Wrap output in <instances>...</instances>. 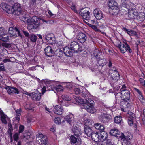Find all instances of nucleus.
<instances>
[{
	"label": "nucleus",
	"instance_id": "obj_1",
	"mask_svg": "<svg viewBox=\"0 0 145 145\" xmlns=\"http://www.w3.org/2000/svg\"><path fill=\"white\" fill-rule=\"evenodd\" d=\"M20 19L23 22H30L27 26L28 29H36L39 26V19L36 16H34L31 19H29V16L26 14L25 12H23V14L19 16Z\"/></svg>",
	"mask_w": 145,
	"mask_h": 145
},
{
	"label": "nucleus",
	"instance_id": "obj_2",
	"mask_svg": "<svg viewBox=\"0 0 145 145\" xmlns=\"http://www.w3.org/2000/svg\"><path fill=\"white\" fill-rule=\"evenodd\" d=\"M75 100L78 103L83 104L84 108L88 112L92 114L95 112V109L93 106L94 102L91 99L84 100L81 99L80 97H76Z\"/></svg>",
	"mask_w": 145,
	"mask_h": 145
},
{
	"label": "nucleus",
	"instance_id": "obj_3",
	"mask_svg": "<svg viewBox=\"0 0 145 145\" xmlns=\"http://www.w3.org/2000/svg\"><path fill=\"white\" fill-rule=\"evenodd\" d=\"M41 82L46 84L47 88L50 90H54L55 89L57 91H63V87L61 85H59L55 86L54 85L55 82L48 80L47 79L42 80Z\"/></svg>",
	"mask_w": 145,
	"mask_h": 145
},
{
	"label": "nucleus",
	"instance_id": "obj_4",
	"mask_svg": "<svg viewBox=\"0 0 145 145\" xmlns=\"http://www.w3.org/2000/svg\"><path fill=\"white\" fill-rule=\"evenodd\" d=\"M108 7L114 14H118L119 11L117 3L113 0H110L108 3Z\"/></svg>",
	"mask_w": 145,
	"mask_h": 145
},
{
	"label": "nucleus",
	"instance_id": "obj_5",
	"mask_svg": "<svg viewBox=\"0 0 145 145\" xmlns=\"http://www.w3.org/2000/svg\"><path fill=\"white\" fill-rule=\"evenodd\" d=\"M20 4L18 3L15 4L13 6L12 14L17 16H19L23 14V12H25L22 10Z\"/></svg>",
	"mask_w": 145,
	"mask_h": 145
},
{
	"label": "nucleus",
	"instance_id": "obj_6",
	"mask_svg": "<svg viewBox=\"0 0 145 145\" xmlns=\"http://www.w3.org/2000/svg\"><path fill=\"white\" fill-rule=\"evenodd\" d=\"M80 14L84 19L89 22V20H90V12L88 10L87 8H84L81 10Z\"/></svg>",
	"mask_w": 145,
	"mask_h": 145
},
{
	"label": "nucleus",
	"instance_id": "obj_7",
	"mask_svg": "<svg viewBox=\"0 0 145 145\" xmlns=\"http://www.w3.org/2000/svg\"><path fill=\"white\" fill-rule=\"evenodd\" d=\"M69 47L75 53L81 52L82 50V47L80 46L78 42L76 41L71 42Z\"/></svg>",
	"mask_w": 145,
	"mask_h": 145
},
{
	"label": "nucleus",
	"instance_id": "obj_8",
	"mask_svg": "<svg viewBox=\"0 0 145 145\" xmlns=\"http://www.w3.org/2000/svg\"><path fill=\"white\" fill-rule=\"evenodd\" d=\"M121 97L124 101L127 102V100H129L130 98V91L128 90H122L121 91Z\"/></svg>",
	"mask_w": 145,
	"mask_h": 145
},
{
	"label": "nucleus",
	"instance_id": "obj_9",
	"mask_svg": "<svg viewBox=\"0 0 145 145\" xmlns=\"http://www.w3.org/2000/svg\"><path fill=\"white\" fill-rule=\"evenodd\" d=\"M1 7L8 14H10L12 13L13 6H11L3 3L1 4Z\"/></svg>",
	"mask_w": 145,
	"mask_h": 145
},
{
	"label": "nucleus",
	"instance_id": "obj_10",
	"mask_svg": "<svg viewBox=\"0 0 145 145\" xmlns=\"http://www.w3.org/2000/svg\"><path fill=\"white\" fill-rule=\"evenodd\" d=\"M130 9H128L129 11L128 17L130 19H134L136 17H139L140 16L138 15L137 11L136 10L133 9L132 8V7H130Z\"/></svg>",
	"mask_w": 145,
	"mask_h": 145
},
{
	"label": "nucleus",
	"instance_id": "obj_11",
	"mask_svg": "<svg viewBox=\"0 0 145 145\" xmlns=\"http://www.w3.org/2000/svg\"><path fill=\"white\" fill-rule=\"evenodd\" d=\"M76 38L80 42L83 43L85 42L87 37L84 33L80 32L78 33Z\"/></svg>",
	"mask_w": 145,
	"mask_h": 145
},
{
	"label": "nucleus",
	"instance_id": "obj_12",
	"mask_svg": "<svg viewBox=\"0 0 145 145\" xmlns=\"http://www.w3.org/2000/svg\"><path fill=\"white\" fill-rule=\"evenodd\" d=\"M5 88L7 90L8 93L10 94L14 93L19 94V93L18 89L15 87L6 86Z\"/></svg>",
	"mask_w": 145,
	"mask_h": 145
},
{
	"label": "nucleus",
	"instance_id": "obj_13",
	"mask_svg": "<svg viewBox=\"0 0 145 145\" xmlns=\"http://www.w3.org/2000/svg\"><path fill=\"white\" fill-rule=\"evenodd\" d=\"M93 13L96 18L98 20L101 19L103 17L102 12L99 8L95 9L93 11Z\"/></svg>",
	"mask_w": 145,
	"mask_h": 145
},
{
	"label": "nucleus",
	"instance_id": "obj_14",
	"mask_svg": "<svg viewBox=\"0 0 145 145\" xmlns=\"http://www.w3.org/2000/svg\"><path fill=\"white\" fill-rule=\"evenodd\" d=\"M122 133H121L118 129L115 128L111 129L110 132V134L111 135L116 137L118 138H121Z\"/></svg>",
	"mask_w": 145,
	"mask_h": 145
},
{
	"label": "nucleus",
	"instance_id": "obj_15",
	"mask_svg": "<svg viewBox=\"0 0 145 145\" xmlns=\"http://www.w3.org/2000/svg\"><path fill=\"white\" fill-rule=\"evenodd\" d=\"M63 52L66 56L70 57L72 55L73 53L74 52L70 47L66 46L64 48Z\"/></svg>",
	"mask_w": 145,
	"mask_h": 145
},
{
	"label": "nucleus",
	"instance_id": "obj_16",
	"mask_svg": "<svg viewBox=\"0 0 145 145\" xmlns=\"http://www.w3.org/2000/svg\"><path fill=\"white\" fill-rule=\"evenodd\" d=\"M63 52L66 56L70 57L72 55L73 53L74 52L70 47L66 46L64 48Z\"/></svg>",
	"mask_w": 145,
	"mask_h": 145
},
{
	"label": "nucleus",
	"instance_id": "obj_17",
	"mask_svg": "<svg viewBox=\"0 0 145 145\" xmlns=\"http://www.w3.org/2000/svg\"><path fill=\"white\" fill-rule=\"evenodd\" d=\"M53 111L55 114L60 115L62 114L63 109L61 106L57 105L54 107Z\"/></svg>",
	"mask_w": 145,
	"mask_h": 145
},
{
	"label": "nucleus",
	"instance_id": "obj_18",
	"mask_svg": "<svg viewBox=\"0 0 145 145\" xmlns=\"http://www.w3.org/2000/svg\"><path fill=\"white\" fill-rule=\"evenodd\" d=\"M45 54L46 56L49 57L54 56V52L51 47L50 46H48L44 49Z\"/></svg>",
	"mask_w": 145,
	"mask_h": 145
},
{
	"label": "nucleus",
	"instance_id": "obj_19",
	"mask_svg": "<svg viewBox=\"0 0 145 145\" xmlns=\"http://www.w3.org/2000/svg\"><path fill=\"white\" fill-rule=\"evenodd\" d=\"M37 137L38 139H39V137L41 138L40 139H39V140H40L41 142V145H47V144L46 140V138L44 137L43 134H38L37 135Z\"/></svg>",
	"mask_w": 145,
	"mask_h": 145
},
{
	"label": "nucleus",
	"instance_id": "obj_20",
	"mask_svg": "<svg viewBox=\"0 0 145 145\" xmlns=\"http://www.w3.org/2000/svg\"><path fill=\"white\" fill-rule=\"evenodd\" d=\"M29 96H31L33 100H39L41 98V93L39 92L36 93L33 92L32 93L29 94Z\"/></svg>",
	"mask_w": 145,
	"mask_h": 145
},
{
	"label": "nucleus",
	"instance_id": "obj_21",
	"mask_svg": "<svg viewBox=\"0 0 145 145\" xmlns=\"http://www.w3.org/2000/svg\"><path fill=\"white\" fill-rule=\"evenodd\" d=\"M29 133L25 134L21 137V139H23L25 141L28 140L31 142L33 140V136L32 135H30Z\"/></svg>",
	"mask_w": 145,
	"mask_h": 145
},
{
	"label": "nucleus",
	"instance_id": "obj_22",
	"mask_svg": "<svg viewBox=\"0 0 145 145\" xmlns=\"http://www.w3.org/2000/svg\"><path fill=\"white\" fill-rule=\"evenodd\" d=\"M99 119L101 122L106 123L109 121L110 118L108 115L103 114L101 115Z\"/></svg>",
	"mask_w": 145,
	"mask_h": 145
},
{
	"label": "nucleus",
	"instance_id": "obj_23",
	"mask_svg": "<svg viewBox=\"0 0 145 145\" xmlns=\"http://www.w3.org/2000/svg\"><path fill=\"white\" fill-rule=\"evenodd\" d=\"M84 131L85 134L88 137L91 136L93 133V131L90 127L89 126H84Z\"/></svg>",
	"mask_w": 145,
	"mask_h": 145
},
{
	"label": "nucleus",
	"instance_id": "obj_24",
	"mask_svg": "<svg viewBox=\"0 0 145 145\" xmlns=\"http://www.w3.org/2000/svg\"><path fill=\"white\" fill-rule=\"evenodd\" d=\"M14 31H16L17 32V33L18 34V36L22 38V35L21 34L20 31L16 27H15L14 28L12 27H10L9 29L8 33L11 35L13 33V32Z\"/></svg>",
	"mask_w": 145,
	"mask_h": 145
},
{
	"label": "nucleus",
	"instance_id": "obj_25",
	"mask_svg": "<svg viewBox=\"0 0 145 145\" xmlns=\"http://www.w3.org/2000/svg\"><path fill=\"white\" fill-rule=\"evenodd\" d=\"M126 134V135L123 133H122L121 138V140H129L132 138V136L130 133L128 132Z\"/></svg>",
	"mask_w": 145,
	"mask_h": 145
},
{
	"label": "nucleus",
	"instance_id": "obj_26",
	"mask_svg": "<svg viewBox=\"0 0 145 145\" xmlns=\"http://www.w3.org/2000/svg\"><path fill=\"white\" fill-rule=\"evenodd\" d=\"M118 47L122 53H124L126 52V46H125L124 44L121 43V42L118 44Z\"/></svg>",
	"mask_w": 145,
	"mask_h": 145
},
{
	"label": "nucleus",
	"instance_id": "obj_27",
	"mask_svg": "<svg viewBox=\"0 0 145 145\" xmlns=\"http://www.w3.org/2000/svg\"><path fill=\"white\" fill-rule=\"evenodd\" d=\"M91 136L92 140L96 142L101 140L99 139V136L97 133H93Z\"/></svg>",
	"mask_w": 145,
	"mask_h": 145
},
{
	"label": "nucleus",
	"instance_id": "obj_28",
	"mask_svg": "<svg viewBox=\"0 0 145 145\" xmlns=\"http://www.w3.org/2000/svg\"><path fill=\"white\" fill-rule=\"evenodd\" d=\"M106 60L104 59H102L97 60V63L96 64L97 66L99 67H103V66L106 65Z\"/></svg>",
	"mask_w": 145,
	"mask_h": 145
},
{
	"label": "nucleus",
	"instance_id": "obj_29",
	"mask_svg": "<svg viewBox=\"0 0 145 145\" xmlns=\"http://www.w3.org/2000/svg\"><path fill=\"white\" fill-rule=\"evenodd\" d=\"M73 118V115L72 114L68 115L64 117V119L69 124L72 122Z\"/></svg>",
	"mask_w": 145,
	"mask_h": 145
},
{
	"label": "nucleus",
	"instance_id": "obj_30",
	"mask_svg": "<svg viewBox=\"0 0 145 145\" xmlns=\"http://www.w3.org/2000/svg\"><path fill=\"white\" fill-rule=\"evenodd\" d=\"M110 75L111 76L112 79L114 80V81H117L120 78L119 73H111Z\"/></svg>",
	"mask_w": 145,
	"mask_h": 145
},
{
	"label": "nucleus",
	"instance_id": "obj_31",
	"mask_svg": "<svg viewBox=\"0 0 145 145\" xmlns=\"http://www.w3.org/2000/svg\"><path fill=\"white\" fill-rule=\"evenodd\" d=\"M102 52H100L99 50L95 49L94 50L93 53V55L96 58H99L101 55Z\"/></svg>",
	"mask_w": 145,
	"mask_h": 145
},
{
	"label": "nucleus",
	"instance_id": "obj_32",
	"mask_svg": "<svg viewBox=\"0 0 145 145\" xmlns=\"http://www.w3.org/2000/svg\"><path fill=\"white\" fill-rule=\"evenodd\" d=\"M6 33H4L3 35H0V40L6 42L8 41L9 39V37L7 36H6Z\"/></svg>",
	"mask_w": 145,
	"mask_h": 145
},
{
	"label": "nucleus",
	"instance_id": "obj_33",
	"mask_svg": "<svg viewBox=\"0 0 145 145\" xmlns=\"http://www.w3.org/2000/svg\"><path fill=\"white\" fill-rule=\"evenodd\" d=\"M54 55H56L57 56L60 57H61L63 54V52L62 50L60 49L56 50L54 52Z\"/></svg>",
	"mask_w": 145,
	"mask_h": 145
},
{
	"label": "nucleus",
	"instance_id": "obj_34",
	"mask_svg": "<svg viewBox=\"0 0 145 145\" xmlns=\"http://www.w3.org/2000/svg\"><path fill=\"white\" fill-rule=\"evenodd\" d=\"M15 111L16 112V116L15 117L16 119L18 121L20 120L22 110L21 109H17Z\"/></svg>",
	"mask_w": 145,
	"mask_h": 145
},
{
	"label": "nucleus",
	"instance_id": "obj_35",
	"mask_svg": "<svg viewBox=\"0 0 145 145\" xmlns=\"http://www.w3.org/2000/svg\"><path fill=\"white\" fill-rule=\"evenodd\" d=\"M108 137V135L106 132L105 131L101 132L100 134L101 138L104 140L106 139Z\"/></svg>",
	"mask_w": 145,
	"mask_h": 145
},
{
	"label": "nucleus",
	"instance_id": "obj_36",
	"mask_svg": "<svg viewBox=\"0 0 145 145\" xmlns=\"http://www.w3.org/2000/svg\"><path fill=\"white\" fill-rule=\"evenodd\" d=\"M114 122L117 124L120 123L121 121V117L119 116L116 117L114 119Z\"/></svg>",
	"mask_w": 145,
	"mask_h": 145
},
{
	"label": "nucleus",
	"instance_id": "obj_37",
	"mask_svg": "<svg viewBox=\"0 0 145 145\" xmlns=\"http://www.w3.org/2000/svg\"><path fill=\"white\" fill-rule=\"evenodd\" d=\"M70 142L72 143H76L77 142V139L73 135H71L70 138Z\"/></svg>",
	"mask_w": 145,
	"mask_h": 145
},
{
	"label": "nucleus",
	"instance_id": "obj_38",
	"mask_svg": "<svg viewBox=\"0 0 145 145\" xmlns=\"http://www.w3.org/2000/svg\"><path fill=\"white\" fill-rule=\"evenodd\" d=\"M92 121L88 119L84 121L85 126H89L92 125Z\"/></svg>",
	"mask_w": 145,
	"mask_h": 145
},
{
	"label": "nucleus",
	"instance_id": "obj_39",
	"mask_svg": "<svg viewBox=\"0 0 145 145\" xmlns=\"http://www.w3.org/2000/svg\"><path fill=\"white\" fill-rule=\"evenodd\" d=\"M37 38V37L36 35L33 34L31 35L30 37L31 40L33 42H36Z\"/></svg>",
	"mask_w": 145,
	"mask_h": 145
},
{
	"label": "nucleus",
	"instance_id": "obj_40",
	"mask_svg": "<svg viewBox=\"0 0 145 145\" xmlns=\"http://www.w3.org/2000/svg\"><path fill=\"white\" fill-rule=\"evenodd\" d=\"M45 38L46 40L49 41V42H51V41H53V38L51 36L50 34L47 35L46 36Z\"/></svg>",
	"mask_w": 145,
	"mask_h": 145
},
{
	"label": "nucleus",
	"instance_id": "obj_41",
	"mask_svg": "<svg viewBox=\"0 0 145 145\" xmlns=\"http://www.w3.org/2000/svg\"><path fill=\"white\" fill-rule=\"evenodd\" d=\"M61 97L63 100L66 101H69L71 99V98L66 95H62Z\"/></svg>",
	"mask_w": 145,
	"mask_h": 145
},
{
	"label": "nucleus",
	"instance_id": "obj_42",
	"mask_svg": "<svg viewBox=\"0 0 145 145\" xmlns=\"http://www.w3.org/2000/svg\"><path fill=\"white\" fill-rule=\"evenodd\" d=\"M138 97L140 101L141 102L142 104L145 103V99L143 97L142 94H141V95L140 94V95H139Z\"/></svg>",
	"mask_w": 145,
	"mask_h": 145
},
{
	"label": "nucleus",
	"instance_id": "obj_43",
	"mask_svg": "<svg viewBox=\"0 0 145 145\" xmlns=\"http://www.w3.org/2000/svg\"><path fill=\"white\" fill-rule=\"evenodd\" d=\"M102 145H112V143L110 140H108L102 142Z\"/></svg>",
	"mask_w": 145,
	"mask_h": 145
},
{
	"label": "nucleus",
	"instance_id": "obj_44",
	"mask_svg": "<svg viewBox=\"0 0 145 145\" xmlns=\"http://www.w3.org/2000/svg\"><path fill=\"white\" fill-rule=\"evenodd\" d=\"M89 26L90 27L94 30L95 31L97 32L100 31L98 29L96 26L91 24H90L89 25Z\"/></svg>",
	"mask_w": 145,
	"mask_h": 145
},
{
	"label": "nucleus",
	"instance_id": "obj_45",
	"mask_svg": "<svg viewBox=\"0 0 145 145\" xmlns=\"http://www.w3.org/2000/svg\"><path fill=\"white\" fill-rule=\"evenodd\" d=\"M42 82V80L41 81V82H40V85L41 86V84L43 85V84H44L46 85V84L45 83H44L42 84V82ZM42 87L41 86V87L42 88V94H43L45 93V91H46V86H42Z\"/></svg>",
	"mask_w": 145,
	"mask_h": 145
},
{
	"label": "nucleus",
	"instance_id": "obj_46",
	"mask_svg": "<svg viewBox=\"0 0 145 145\" xmlns=\"http://www.w3.org/2000/svg\"><path fill=\"white\" fill-rule=\"evenodd\" d=\"M123 142L122 143V145H132L131 142L129 140H123Z\"/></svg>",
	"mask_w": 145,
	"mask_h": 145
},
{
	"label": "nucleus",
	"instance_id": "obj_47",
	"mask_svg": "<svg viewBox=\"0 0 145 145\" xmlns=\"http://www.w3.org/2000/svg\"><path fill=\"white\" fill-rule=\"evenodd\" d=\"M116 80L114 81V80L111 79V80L110 81V84L111 85V86L113 87V89H115V85H116Z\"/></svg>",
	"mask_w": 145,
	"mask_h": 145
},
{
	"label": "nucleus",
	"instance_id": "obj_48",
	"mask_svg": "<svg viewBox=\"0 0 145 145\" xmlns=\"http://www.w3.org/2000/svg\"><path fill=\"white\" fill-rule=\"evenodd\" d=\"M54 120L55 123L57 124H59L61 123V120L59 117L55 118Z\"/></svg>",
	"mask_w": 145,
	"mask_h": 145
},
{
	"label": "nucleus",
	"instance_id": "obj_49",
	"mask_svg": "<svg viewBox=\"0 0 145 145\" xmlns=\"http://www.w3.org/2000/svg\"><path fill=\"white\" fill-rule=\"evenodd\" d=\"M13 138L14 141H17L19 138V135L17 133H15L13 136Z\"/></svg>",
	"mask_w": 145,
	"mask_h": 145
},
{
	"label": "nucleus",
	"instance_id": "obj_50",
	"mask_svg": "<svg viewBox=\"0 0 145 145\" xmlns=\"http://www.w3.org/2000/svg\"><path fill=\"white\" fill-rule=\"evenodd\" d=\"M127 33L130 35H133L135 34L136 32L133 30H129Z\"/></svg>",
	"mask_w": 145,
	"mask_h": 145
},
{
	"label": "nucleus",
	"instance_id": "obj_51",
	"mask_svg": "<svg viewBox=\"0 0 145 145\" xmlns=\"http://www.w3.org/2000/svg\"><path fill=\"white\" fill-rule=\"evenodd\" d=\"M125 45L127 47H126V51L127 50H128V51L129 52V53H131L132 52V50L130 48L129 46L128 45V44L126 42H124Z\"/></svg>",
	"mask_w": 145,
	"mask_h": 145
},
{
	"label": "nucleus",
	"instance_id": "obj_52",
	"mask_svg": "<svg viewBox=\"0 0 145 145\" xmlns=\"http://www.w3.org/2000/svg\"><path fill=\"white\" fill-rule=\"evenodd\" d=\"M73 85L70 83L68 82L67 84L66 87L69 89H71Z\"/></svg>",
	"mask_w": 145,
	"mask_h": 145
},
{
	"label": "nucleus",
	"instance_id": "obj_53",
	"mask_svg": "<svg viewBox=\"0 0 145 145\" xmlns=\"http://www.w3.org/2000/svg\"><path fill=\"white\" fill-rule=\"evenodd\" d=\"M74 91L75 94L76 95L80 94L81 92L79 89L77 88H76L74 89Z\"/></svg>",
	"mask_w": 145,
	"mask_h": 145
},
{
	"label": "nucleus",
	"instance_id": "obj_54",
	"mask_svg": "<svg viewBox=\"0 0 145 145\" xmlns=\"http://www.w3.org/2000/svg\"><path fill=\"white\" fill-rule=\"evenodd\" d=\"M24 126L22 125H20L19 127V133H22L24 128Z\"/></svg>",
	"mask_w": 145,
	"mask_h": 145
},
{
	"label": "nucleus",
	"instance_id": "obj_55",
	"mask_svg": "<svg viewBox=\"0 0 145 145\" xmlns=\"http://www.w3.org/2000/svg\"><path fill=\"white\" fill-rule=\"evenodd\" d=\"M140 84L143 86L145 85V81L143 78H140L139 80Z\"/></svg>",
	"mask_w": 145,
	"mask_h": 145
},
{
	"label": "nucleus",
	"instance_id": "obj_56",
	"mask_svg": "<svg viewBox=\"0 0 145 145\" xmlns=\"http://www.w3.org/2000/svg\"><path fill=\"white\" fill-rule=\"evenodd\" d=\"M109 71L110 72H118V71H117L116 68L114 67H110Z\"/></svg>",
	"mask_w": 145,
	"mask_h": 145
},
{
	"label": "nucleus",
	"instance_id": "obj_57",
	"mask_svg": "<svg viewBox=\"0 0 145 145\" xmlns=\"http://www.w3.org/2000/svg\"><path fill=\"white\" fill-rule=\"evenodd\" d=\"M17 32L16 31H14L13 32V33L10 35V36L14 38H15L17 37V33L16 32Z\"/></svg>",
	"mask_w": 145,
	"mask_h": 145
},
{
	"label": "nucleus",
	"instance_id": "obj_58",
	"mask_svg": "<svg viewBox=\"0 0 145 145\" xmlns=\"http://www.w3.org/2000/svg\"><path fill=\"white\" fill-rule=\"evenodd\" d=\"M1 120L2 122L5 123L7 124V121L6 120V118L5 117H2L1 118Z\"/></svg>",
	"mask_w": 145,
	"mask_h": 145
},
{
	"label": "nucleus",
	"instance_id": "obj_59",
	"mask_svg": "<svg viewBox=\"0 0 145 145\" xmlns=\"http://www.w3.org/2000/svg\"><path fill=\"white\" fill-rule=\"evenodd\" d=\"M101 125L99 123H96L95 125V127L96 129L99 130V129L100 127L101 126Z\"/></svg>",
	"mask_w": 145,
	"mask_h": 145
},
{
	"label": "nucleus",
	"instance_id": "obj_60",
	"mask_svg": "<svg viewBox=\"0 0 145 145\" xmlns=\"http://www.w3.org/2000/svg\"><path fill=\"white\" fill-rule=\"evenodd\" d=\"M4 32V29L2 27H0V35H3Z\"/></svg>",
	"mask_w": 145,
	"mask_h": 145
},
{
	"label": "nucleus",
	"instance_id": "obj_61",
	"mask_svg": "<svg viewBox=\"0 0 145 145\" xmlns=\"http://www.w3.org/2000/svg\"><path fill=\"white\" fill-rule=\"evenodd\" d=\"M22 31L24 34L25 35V36L26 37H29V35L27 32L24 30H22Z\"/></svg>",
	"mask_w": 145,
	"mask_h": 145
},
{
	"label": "nucleus",
	"instance_id": "obj_62",
	"mask_svg": "<svg viewBox=\"0 0 145 145\" xmlns=\"http://www.w3.org/2000/svg\"><path fill=\"white\" fill-rule=\"evenodd\" d=\"M134 89L138 93L139 95H140V94L141 95V94H142L141 91L138 89L135 88H134Z\"/></svg>",
	"mask_w": 145,
	"mask_h": 145
},
{
	"label": "nucleus",
	"instance_id": "obj_63",
	"mask_svg": "<svg viewBox=\"0 0 145 145\" xmlns=\"http://www.w3.org/2000/svg\"><path fill=\"white\" fill-rule=\"evenodd\" d=\"M80 134V133L79 131L78 130H77V131H74V135L77 136H79Z\"/></svg>",
	"mask_w": 145,
	"mask_h": 145
},
{
	"label": "nucleus",
	"instance_id": "obj_64",
	"mask_svg": "<svg viewBox=\"0 0 145 145\" xmlns=\"http://www.w3.org/2000/svg\"><path fill=\"white\" fill-rule=\"evenodd\" d=\"M4 70V67L3 65V63H1L0 64V71H3Z\"/></svg>",
	"mask_w": 145,
	"mask_h": 145
}]
</instances>
